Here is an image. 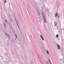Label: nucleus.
<instances>
[{
  "label": "nucleus",
  "instance_id": "nucleus-28",
  "mask_svg": "<svg viewBox=\"0 0 64 64\" xmlns=\"http://www.w3.org/2000/svg\"><path fill=\"white\" fill-rule=\"evenodd\" d=\"M33 4H34V3H33Z\"/></svg>",
  "mask_w": 64,
  "mask_h": 64
},
{
  "label": "nucleus",
  "instance_id": "nucleus-10",
  "mask_svg": "<svg viewBox=\"0 0 64 64\" xmlns=\"http://www.w3.org/2000/svg\"><path fill=\"white\" fill-rule=\"evenodd\" d=\"M9 17L10 18V21L11 22H12V20L11 19V18H10V14H9Z\"/></svg>",
  "mask_w": 64,
  "mask_h": 64
},
{
  "label": "nucleus",
  "instance_id": "nucleus-26",
  "mask_svg": "<svg viewBox=\"0 0 64 64\" xmlns=\"http://www.w3.org/2000/svg\"><path fill=\"white\" fill-rule=\"evenodd\" d=\"M57 28H58V26H57Z\"/></svg>",
  "mask_w": 64,
  "mask_h": 64
},
{
  "label": "nucleus",
  "instance_id": "nucleus-20",
  "mask_svg": "<svg viewBox=\"0 0 64 64\" xmlns=\"http://www.w3.org/2000/svg\"><path fill=\"white\" fill-rule=\"evenodd\" d=\"M5 21L6 22V23H7V21L6 20H5Z\"/></svg>",
  "mask_w": 64,
  "mask_h": 64
},
{
  "label": "nucleus",
  "instance_id": "nucleus-16",
  "mask_svg": "<svg viewBox=\"0 0 64 64\" xmlns=\"http://www.w3.org/2000/svg\"><path fill=\"white\" fill-rule=\"evenodd\" d=\"M15 36L16 37V38H17V35L15 34Z\"/></svg>",
  "mask_w": 64,
  "mask_h": 64
},
{
  "label": "nucleus",
  "instance_id": "nucleus-17",
  "mask_svg": "<svg viewBox=\"0 0 64 64\" xmlns=\"http://www.w3.org/2000/svg\"><path fill=\"white\" fill-rule=\"evenodd\" d=\"M4 2L5 3H6V0H4Z\"/></svg>",
  "mask_w": 64,
  "mask_h": 64
},
{
  "label": "nucleus",
  "instance_id": "nucleus-4",
  "mask_svg": "<svg viewBox=\"0 0 64 64\" xmlns=\"http://www.w3.org/2000/svg\"><path fill=\"white\" fill-rule=\"evenodd\" d=\"M56 46H57L58 48V49H60V46L57 44L56 43Z\"/></svg>",
  "mask_w": 64,
  "mask_h": 64
},
{
  "label": "nucleus",
  "instance_id": "nucleus-11",
  "mask_svg": "<svg viewBox=\"0 0 64 64\" xmlns=\"http://www.w3.org/2000/svg\"><path fill=\"white\" fill-rule=\"evenodd\" d=\"M46 51L47 52V53L48 54V55H49V52H48V51L47 50H46Z\"/></svg>",
  "mask_w": 64,
  "mask_h": 64
},
{
  "label": "nucleus",
  "instance_id": "nucleus-8",
  "mask_svg": "<svg viewBox=\"0 0 64 64\" xmlns=\"http://www.w3.org/2000/svg\"><path fill=\"white\" fill-rule=\"evenodd\" d=\"M54 25L55 26H56L57 25V24L56 23V22H54Z\"/></svg>",
  "mask_w": 64,
  "mask_h": 64
},
{
  "label": "nucleus",
  "instance_id": "nucleus-24",
  "mask_svg": "<svg viewBox=\"0 0 64 64\" xmlns=\"http://www.w3.org/2000/svg\"><path fill=\"white\" fill-rule=\"evenodd\" d=\"M6 59H7V58H6Z\"/></svg>",
  "mask_w": 64,
  "mask_h": 64
},
{
  "label": "nucleus",
  "instance_id": "nucleus-2",
  "mask_svg": "<svg viewBox=\"0 0 64 64\" xmlns=\"http://www.w3.org/2000/svg\"><path fill=\"white\" fill-rule=\"evenodd\" d=\"M36 10H37L36 11L38 13V16H40V12H39V11L38 10L37 8L36 9Z\"/></svg>",
  "mask_w": 64,
  "mask_h": 64
},
{
  "label": "nucleus",
  "instance_id": "nucleus-19",
  "mask_svg": "<svg viewBox=\"0 0 64 64\" xmlns=\"http://www.w3.org/2000/svg\"><path fill=\"white\" fill-rule=\"evenodd\" d=\"M18 26V27L19 28V29H20V27H19V25Z\"/></svg>",
  "mask_w": 64,
  "mask_h": 64
},
{
  "label": "nucleus",
  "instance_id": "nucleus-15",
  "mask_svg": "<svg viewBox=\"0 0 64 64\" xmlns=\"http://www.w3.org/2000/svg\"><path fill=\"white\" fill-rule=\"evenodd\" d=\"M15 36L16 37V38H17V35L15 34Z\"/></svg>",
  "mask_w": 64,
  "mask_h": 64
},
{
  "label": "nucleus",
  "instance_id": "nucleus-13",
  "mask_svg": "<svg viewBox=\"0 0 64 64\" xmlns=\"http://www.w3.org/2000/svg\"><path fill=\"white\" fill-rule=\"evenodd\" d=\"M58 36H59V35L58 34H57L56 36V37H57V38L58 37Z\"/></svg>",
  "mask_w": 64,
  "mask_h": 64
},
{
  "label": "nucleus",
  "instance_id": "nucleus-6",
  "mask_svg": "<svg viewBox=\"0 0 64 64\" xmlns=\"http://www.w3.org/2000/svg\"><path fill=\"white\" fill-rule=\"evenodd\" d=\"M4 28H6V24L5 23L4 24Z\"/></svg>",
  "mask_w": 64,
  "mask_h": 64
},
{
  "label": "nucleus",
  "instance_id": "nucleus-23",
  "mask_svg": "<svg viewBox=\"0 0 64 64\" xmlns=\"http://www.w3.org/2000/svg\"><path fill=\"white\" fill-rule=\"evenodd\" d=\"M48 60H49V61H50V60H49V58H48Z\"/></svg>",
  "mask_w": 64,
  "mask_h": 64
},
{
  "label": "nucleus",
  "instance_id": "nucleus-1",
  "mask_svg": "<svg viewBox=\"0 0 64 64\" xmlns=\"http://www.w3.org/2000/svg\"><path fill=\"white\" fill-rule=\"evenodd\" d=\"M42 15L43 16V19L44 20V21L45 22V23H46V17H45V16H44V14H43V12H42Z\"/></svg>",
  "mask_w": 64,
  "mask_h": 64
},
{
  "label": "nucleus",
  "instance_id": "nucleus-3",
  "mask_svg": "<svg viewBox=\"0 0 64 64\" xmlns=\"http://www.w3.org/2000/svg\"><path fill=\"white\" fill-rule=\"evenodd\" d=\"M5 34H6V36L7 37H8V38H10V36H9V35L8 34L6 33V32H4Z\"/></svg>",
  "mask_w": 64,
  "mask_h": 64
},
{
  "label": "nucleus",
  "instance_id": "nucleus-21",
  "mask_svg": "<svg viewBox=\"0 0 64 64\" xmlns=\"http://www.w3.org/2000/svg\"><path fill=\"white\" fill-rule=\"evenodd\" d=\"M49 61L50 62V64H51V62H50V60H49Z\"/></svg>",
  "mask_w": 64,
  "mask_h": 64
},
{
  "label": "nucleus",
  "instance_id": "nucleus-5",
  "mask_svg": "<svg viewBox=\"0 0 64 64\" xmlns=\"http://www.w3.org/2000/svg\"><path fill=\"white\" fill-rule=\"evenodd\" d=\"M40 37L41 39H42V41H44V38H43V37L42 36V35H40Z\"/></svg>",
  "mask_w": 64,
  "mask_h": 64
},
{
  "label": "nucleus",
  "instance_id": "nucleus-12",
  "mask_svg": "<svg viewBox=\"0 0 64 64\" xmlns=\"http://www.w3.org/2000/svg\"><path fill=\"white\" fill-rule=\"evenodd\" d=\"M16 22V24L17 25V26H19L18 24V21H17Z\"/></svg>",
  "mask_w": 64,
  "mask_h": 64
},
{
  "label": "nucleus",
  "instance_id": "nucleus-22",
  "mask_svg": "<svg viewBox=\"0 0 64 64\" xmlns=\"http://www.w3.org/2000/svg\"><path fill=\"white\" fill-rule=\"evenodd\" d=\"M17 38H15V40H16V39H17Z\"/></svg>",
  "mask_w": 64,
  "mask_h": 64
},
{
  "label": "nucleus",
  "instance_id": "nucleus-14",
  "mask_svg": "<svg viewBox=\"0 0 64 64\" xmlns=\"http://www.w3.org/2000/svg\"><path fill=\"white\" fill-rule=\"evenodd\" d=\"M60 15H59V14H58V18H60Z\"/></svg>",
  "mask_w": 64,
  "mask_h": 64
},
{
  "label": "nucleus",
  "instance_id": "nucleus-27",
  "mask_svg": "<svg viewBox=\"0 0 64 64\" xmlns=\"http://www.w3.org/2000/svg\"><path fill=\"white\" fill-rule=\"evenodd\" d=\"M50 64H51V63Z\"/></svg>",
  "mask_w": 64,
  "mask_h": 64
},
{
  "label": "nucleus",
  "instance_id": "nucleus-7",
  "mask_svg": "<svg viewBox=\"0 0 64 64\" xmlns=\"http://www.w3.org/2000/svg\"><path fill=\"white\" fill-rule=\"evenodd\" d=\"M58 16V13H56L55 14H54V16L55 17H56L57 16Z\"/></svg>",
  "mask_w": 64,
  "mask_h": 64
},
{
  "label": "nucleus",
  "instance_id": "nucleus-9",
  "mask_svg": "<svg viewBox=\"0 0 64 64\" xmlns=\"http://www.w3.org/2000/svg\"><path fill=\"white\" fill-rule=\"evenodd\" d=\"M14 16L15 18V20L16 22L17 21V18H16V16H15V15L14 14Z\"/></svg>",
  "mask_w": 64,
  "mask_h": 64
},
{
  "label": "nucleus",
  "instance_id": "nucleus-25",
  "mask_svg": "<svg viewBox=\"0 0 64 64\" xmlns=\"http://www.w3.org/2000/svg\"><path fill=\"white\" fill-rule=\"evenodd\" d=\"M34 60H35V59H34Z\"/></svg>",
  "mask_w": 64,
  "mask_h": 64
},
{
  "label": "nucleus",
  "instance_id": "nucleus-18",
  "mask_svg": "<svg viewBox=\"0 0 64 64\" xmlns=\"http://www.w3.org/2000/svg\"><path fill=\"white\" fill-rule=\"evenodd\" d=\"M46 62L47 64H49L48 63V61H47Z\"/></svg>",
  "mask_w": 64,
  "mask_h": 64
}]
</instances>
